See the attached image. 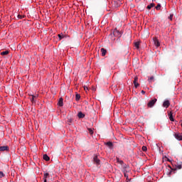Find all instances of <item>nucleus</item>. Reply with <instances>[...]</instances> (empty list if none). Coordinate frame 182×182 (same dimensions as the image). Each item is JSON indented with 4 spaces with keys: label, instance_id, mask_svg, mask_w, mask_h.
<instances>
[{
    "label": "nucleus",
    "instance_id": "f8f14e48",
    "mask_svg": "<svg viewBox=\"0 0 182 182\" xmlns=\"http://www.w3.org/2000/svg\"><path fill=\"white\" fill-rule=\"evenodd\" d=\"M100 50L102 56H106V53H107V50L105 48H101Z\"/></svg>",
    "mask_w": 182,
    "mask_h": 182
},
{
    "label": "nucleus",
    "instance_id": "6ab92c4d",
    "mask_svg": "<svg viewBox=\"0 0 182 182\" xmlns=\"http://www.w3.org/2000/svg\"><path fill=\"white\" fill-rule=\"evenodd\" d=\"M50 177V176L49 175V173H46L43 175V179L47 180V178H49Z\"/></svg>",
    "mask_w": 182,
    "mask_h": 182
},
{
    "label": "nucleus",
    "instance_id": "9d476101",
    "mask_svg": "<svg viewBox=\"0 0 182 182\" xmlns=\"http://www.w3.org/2000/svg\"><path fill=\"white\" fill-rule=\"evenodd\" d=\"M58 106H60V107H62V106H63V98L60 97L58 100Z\"/></svg>",
    "mask_w": 182,
    "mask_h": 182
},
{
    "label": "nucleus",
    "instance_id": "4468645a",
    "mask_svg": "<svg viewBox=\"0 0 182 182\" xmlns=\"http://www.w3.org/2000/svg\"><path fill=\"white\" fill-rule=\"evenodd\" d=\"M30 100L31 102L35 103V102H36V96L32 95L31 97H30Z\"/></svg>",
    "mask_w": 182,
    "mask_h": 182
},
{
    "label": "nucleus",
    "instance_id": "39448f33",
    "mask_svg": "<svg viewBox=\"0 0 182 182\" xmlns=\"http://www.w3.org/2000/svg\"><path fill=\"white\" fill-rule=\"evenodd\" d=\"M93 162L95 163V164H97V166H99V164H100V159L97 158V156H94Z\"/></svg>",
    "mask_w": 182,
    "mask_h": 182
},
{
    "label": "nucleus",
    "instance_id": "e433bc0d",
    "mask_svg": "<svg viewBox=\"0 0 182 182\" xmlns=\"http://www.w3.org/2000/svg\"><path fill=\"white\" fill-rule=\"evenodd\" d=\"M156 0H152V2H154Z\"/></svg>",
    "mask_w": 182,
    "mask_h": 182
},
{
    "label": "nucleus",
    "instance_id": "f3484780",
    "mask_svg": "<svg viewBox=\"0 0 182 182\" xmlns=\"http://www.w3.org/2000/svg\"><path fill=\"white\" fill-rule=\"evenodd\" d=\"M156 6V4L154 3H151L150 5H148L146 8H147V9L150 10L152 8H154V6Z\"/></svg>",
    "mask_w": 182,
    "mask_h": 182
},
{
    "label": "nucleus",
    "instance_id": "7c9ffc66",
    "mask_svg": "<svg viewBox=\"0 0 182 182\" xmlns=\"http://www.w3.org/2000/svg\"><path fill=\"white\" fill-rule=\"evenodd\" d=\"M88 132H89L90 134H91V135L93 134V130L92 129L88 128Z\"/></svg>",
    "mask_w": 182,
    "mask_h": 182
},
{
    "label": "nucleus",
    "instance_id": "9b49d317",
    "mask_svg": "<svg viewBox=\"0 0 182 182\" xmlns=\"http://www.w3.org/2000/svg\"><path fill=\"white\" fill-rule=\"evenodd\" d=\"M175 166H176V168H178V170H181L182 162H178V163H176V164Z\"/></svg>",
    "mask_w": 182,
    "mask_h": 182
},
{
    "label": "nucleus",
    "instance_id": "2eb2a0df",
    "mask_svg": "<svg viewBox=\"0 0 182 182\" xmlns=\"http://www.w3.org/2000/svg\"><path fill=\"white\" fill-rule=\"evenodd\" d=\"M77 116L79 119H83L85 117V114H83L82 112H78Z\"/></svg>",
    "mask_w": 182,
    "mask_h": 182
},
{
    "label": "nucleus",
    "instance_id": "412c9836",
    "mask_svg": "<svg viewBox=\"0 0 182 182\" xmlns=\"http://www.w3.org/2000/svg\"><path fill=\"white\" fill-rule=\"evenodd\" d=\"M168 115H169V119L171 120V122H174V118H173V113L170 112Z\"/></svg>",
    "mask_w": 182,
    "mask_h": 182
},
{
    "label": "nucleus",
    "instance_id": "4c0bfd02",
    "mask_svg": "<svg viewBox=\"0 0 182 182\" xmlns=\"http://www.w3.org/2000/svg\"><path fill=\"white\" fill-rule=\"evenodd\" d=\"M167 161H170V159H168Z\"/></svg>",
    "mask_w": 182,
    "mask_h": 182
},
{
    "label": "nucleus",
    "instance_id": "423d86ee",
    "mask_svg": "<svg viewBox=\"0 0 182 182\" xmlns=\"http://www.w3.org/2000/svg\"><path fill=\"white\" fill-rule=\"evenodd\" d=\"M9 151V146H0V151Z\"/></svg>",
    "mask_w": 182,
    "mask_h": 182
},
{
    "label": "nucleus",
    "instance_id": "f257e3e1",
    "mask_svg": "<svg viewBox=\"0 0 182 182\" xmlns=\"http://www.w3.org/2000/svg\"><path fill=\"white\" fill-rule=\"evenodd\" d=\"M111 36H115V38H122V32L117 30V28H115L111 33Z\"/></svg>",
    "mask_w": 182,
    "mask_h": 182
},
{
    "label": "nucleus",
    "instance_id": "20e7f679",
    "mask_svg": "<svg viewBox=\"0 0 182 182\" xmlns=\"http://www.w3.org/2000/svg\"><path fill=\"white\" fill-rule=\"evenodd\" d=\"M174 137H175V139H176V140H178V141H182V134L180 133H176L174 134Z\"/></svg>",
    "mask_w": 182,
    "mask_h": 182
},
{
    "label": "nucleus",
    "instance_id": "a211bd4d",
    "mask_svg": "<svg viewBox=\"0 0 182 182\" xmlns=\"http://www.w3.org/2000/svg\"><path fill=\"white\" fill-rule=\"evenodd\" d=\"M117 163H118L121 166H123V164H124V162H123V161L120 160V159H119V158H117Z\"/></svg>",
    "mask_w": 182,
    "mask_h": 182
},
{
    "label": "nucleus",
    "instance_id": "aec40b11",
    "mask_svg": "<svg viewBox=\"0 0 182 182\" xmlns=\"http://www.w3.org/2000/svg\"><path fill=\"white\" fill-rule=\"evenodd\" d=\"M9 53V50H5V51L1 52V55L2 56H5V55H8Z\"/></svg>",
    "mask_w": 182,
    "mask_h": 182
},
{
    "label": "nucleus",
    "instance_id": "dca6fc26",
    "mask_svg": "<svg viewBox=\"0 0 182 182\" xmlns=\"http://www.w3.org/2000/svg\"><path fill=\"white\" fill-rule=\"evenodd\" d=\"M43 160H46V161H49V160H50V158H49V156L46 154H44L43 156Z\"/></svg>",
    "mask_w": 182,
    "mask_h": 182
},
{
    "label": "nucleus",
    "instance_id": "7ed1b4c3",
    "mask_svg": "<svg viewBox=\"0 0 182 182\" xmlns=\"http://www.w3.org/2000/svg\"><path fill=\"white\" fill-rule=\"evenodd\" d=\"M153 42L156 48H159V46H160V41H159V38H157V37H154Z\"/></svg>",
    "mask_w": 182,
    "mask_h": 182
},
{
    "label": "nucleus",
    "instance_id": "cd10ccee",
    "mask_svg": "<svg viewBox=\"0 0 182 182\" xmlns=\"http://www.w3.org/2000/svg\"><path fill=\"white\" fill-rule=\"evenodd\" d=\"M2 177H5V173H4L2 171H0V178H2Z\"/></svg>",
    "mask_w": 182,
    "mask_h": 182
},
{
    "label": "nucleus",
    "instance_id": "b1692460",
    "mask_svg": "<svg viewBox=\"0 0 182 182\" xmlns=\"http://www.w3.org/2000/svg\"><path fill=\"white\" fill-rule=\"evenodd\" d=\"M139 45H140V43H139V42H136L134 43V46H135V48H136V49H139Z\"/></svg>",
    "mask_w": 182,
    "mask_h": 182
},
{
    "label": "nucleus",
    "instance_id": "0eeeda50",
    "mask_svg": "<svg viewBox=\"0 0 182 182\" xmlns=\"http://www.w3.org/2000/svg\"><path fill=\"white\" fill-rule=\"evenodd\" d=\"M137 80H139V77H134V87H136H136H139V86H140V84H139V83L137 82Z\"/></svg>",
    "mask_w": 182,
    "mask_h": 182
},
{
    "label": "nucleus",
    "instance_id": "c756f323",
    "mask_svg": "<svg viewBox=\"0 0 182 182\" xmlns=\"http://www.w3.org/2000/svg\"><path fill=\"white\" fill-rule=\"evenodd\" d=\"M23 18H25V15H18V19H22Z\"/></svg>",
    "mask_w": 182,
    "mask_h": 182
},
{
    "label": "nucleus",
    "instance_id": "f03ea898",
    "mask_svg": "<svg viewBox=\"0 0 182 182\" xmlns=\"http://www.w3.org/2000/svg\"><path fill=\"white\" fill-rule=\"evenodd\" d=\"M156 102H157V99H156V98L150 100L147 104L148 107H149V108L153 107L154 106V105H156Z\"/></svg>",
    "mask_w": 182,
    "mask_h": 182
},
{
    "label": "nucleus",
    "instance_id": "c9c22d12",
    "mask_svg": "<svg viewBox=\"0 0 182 182\" xmlns=\"http://www.w3.org/2000/svg\"><path fill=\"white\" fill-rule=\"evenodd\" d=\"M44 180V182H48V181L46 179H43Z\"/></svg>",
    "mask_w": 182,
    "mask_h": 182
},
{
    "label": "nucleus",
    "instance_id": "6e6552de",
    "mask_svg": "<svg viewBox=\"0 0 182 182\" xmlns=\"http://www.w3.org/2000/svg\"><path fill=\"white\" fill-rule=\"evenodd\" d=\"M114 5L116 8H119L122 5V2H120V0L114 1Z\"/></svg>",
    "mask_w": 182,
    "mask_h": 182
},
{
    "label": "nucleus",
    "instance_id": "ddd939ff",
    "mask_svg": "<svg viewBox=\"0 0 182 182\" xmlns=\"http://www.w3.org/2000/svg\"><path fill=\"white\" fill-rule=\"evenodd\" d=\"M105 145L107 146V147H109V149H112V147H113V143L111 141H108V142L105 143Z\"/></svg>",
    "mask_w": 182,
    "mask_h": 182
},
{
    "label": "nucleus",
    "instance_id": "473e14b6",
    "mask_svg": "<svg viewBox=\"0 0 182 182\" xmlns=\"http://www.w3.org/2000/svg\"><path fill=\"white\" fill-rule=\"evenodd\" d=\"M84 90H85V92H87V90H89V88L87 87V86L85 85Z\"/></svg>",
    "mask_w": 182,
    "mask_h": 182
},
{
    "label": "nucleus",
    "instance_id": "a878e982",
    "mask_svg": "<svg viewBox=\"0 0 182 182\" xmlns=\"http://www.w3.org/2000/svg\"><path fill=\"white\" fill-rule=\"evenodd\" d=\"M149 82H151L154 80V76H151L150 78L148 79Z\"/></svg>",
    "mask_w": 182,
    "mask_h": 182
},
{
    "label": "nucleus",
    "instance_id": "72a5a7b5",
    "mask_svg": "<svg viewBox=\"0 0 182 182\" xmlns=\"http://www.w3.org/2000/svg\"><path fill=\"white\" fill-rule=\"evenodd\" d=\"M141 93H142V95H145L146 94V91L141 90Z\"/></svg>",
    "mask_w": 182,
    "mask_h": 182
},
{
    "label": "nucleus",
    "instance_id": "bb28decb",
    "mask_svg": "<svg viewBox=\"0 0 182 182\" xmlns=\"http://www.w3.org/2000/svg\"><path fill=\"white\" fill-rule=\"evenodd\" d=\"M141 150H142L143 151H147V146H143L142 148H141Z\"/></svg>",
    "mask_w": 182,
    "mask_h": 182
},
{
    "label": "nucleus",
    "instance_id": "1a4fd4ad",
    "mask_svg": "<svg viewBox=\"0 0 182 182\" xmlns=\"http://www.w3.org/2000/svg\"><path fill=\"white\" fill-rule=\"evenodd\" d=\"M168 106H170V101L168 100H166L164 103H163V107H166L167 109V107H168Z\"/></svg>",
    "mask_w": 182,
    "mask_h": 182
},
{
    "label": "nucleus",
    "instance_id": "5701e85b",
    "mask_svg": "<svg viewBox=\"0 0 182 182\" xmlns=\"http://www.w3.org/2000/svg\"><path fill=\"white\" fill-rule=\"evenodd\" d=\"M58 38L60 41H61V39H63V38H65V36H63V33L58 34Z\"/></svg>",
    "mask_w": 182,
    "mask_h": 182
},
{
    "label": "nucleus",
    "instance_id": "4be33fe9",
    "mask_svg": "<svg viewBox=\"0 0 182 182\" xmlns=\"http://www.w3.org/2000/svg\"><path fill=\"white\" fill-rule=\"evenodd\" d=\"M75 100L77 102L79 100H80V95L79 94H76L75 95Z\"/></svg>",
    "mask_w": 182,
    "mask_h": 182
},
{
    "label": "nucleus",
    "instance_id": "c85d7f7f",
    "mask_svg": "<svg viewBox=\"0 0 182 182\" xmlns=\"http://www.w3.org/2000/svg\"><path fill=\"white\" fill-rule=\"evenodd\" d=\"M124 176L127 178V180H129V175L126 173V171H124Z\"/></svg>",
    "mask_w": 182,
    "mask_h": 182
},
{
    "label": "nucleus",
    "instance_id": "f704fd0d",
    "mask_svg": "<svg viewBox=\"0 0 182 182\" xmlns=\"http://www.w3.org/2000/svg\"><path fill=\"white\" fill-rule=\"evenodd\" d=\"M124 168H127V165H124Z\"/></svg>",
    "mask_w": 182,
    "mask_h": 182
},
{
    "label": "nucleus",
    "instance_id": "2f4dec72",
    "mask_svg": "<svg viewBox=\"0 0 182 182\" xmlns=\"http://www.w3.org/2000/svg\"><path fill=\"white\" fill-rule=\"evenodd\" d=\"M173 16H174L173 14H170V16L168 17V19H170V21H173Z\"/></svg>",
    "mask_w": 182,
    "mask_h": 182
},
{
    "label": "nucleus",
    "instance_id": "393cba45",
    "mask_svg": "<svg viewBox=\"0 0 182 182\" xmlns=\"http://www.w3.org/2000/svg\"><path fill=\"white\" fill-rule=\"evenodd\" d=\"M160 8H161V4H158V5L156 6V11H160Z\"/></svg>",
    "mask_w": 182,
    "mask_h": 182
}]
</instances>
